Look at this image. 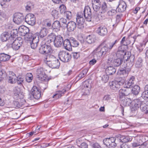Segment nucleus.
<instances>
[{
    "label": "nucleus",
    "instance_id": "nucleus-1",
    "mask_svg": "<svg viewBox=\"0 0 148 148\" xmlns=\"http://www.w3.org/2000/svg\"><path fill=\"white\" fill-rule=\"evenodd\" d=\"M118 42V40H116L106 44H105L104 42L101 43L93 51L94 57L97 59H100L102 56L104 57L110 53V51Z\"/></svg>",
    "mask_w": 148,
    "mask_h": 148
},
{
    "label": "nucleus",
    "instance_id": "nucleus-2",
    "mask_svg": "<svg viewBox=\"0 0 148 148\" xmlns=\"http://www.w3.org/2000/svg\"><path fill=\"white\" fill-rule=\"evenodd\" d=\"M58 57L63 62H68L71 58L70 54L65 51H62L59 52Z\"/></svg>",
    "mask_w": 148,
    "mask_h": 148
},
{
    "label": "nucleus",
    "instance_id": "nucleus-3",
    "mask_svg": "<svg viewBox=\"0 0 148 148\" xmlns=\"http://www.w3.org/2000/svg\"><path fill=\"white\" fill-rule=\"evenodd\" d=\"M116 139L114 137H111L108 138H106L103 140V143L104 145L108 147L114 148L116 146V144L115 142Z\"/></svg>",
    "mask_w": 148,
    "mask_h": 148
},
{
    "label": "nucleus",
    "instance_id": "nucleus-4",
    "mask_svg": "<svg viewBox=\"0 0 148 148\" xmlns=\"http://www.w3.org/2000/svg\"><path fill=\"white\" fill-rule=\"evenodd\" d=\"M83 16V14L82 15L80 13H78L76 18L77 27L80 29H82L84 27L85 20Z\"/></svg>",
    "mask_w": 148,
    "mask_h": 148
},
{
    "label": "nucleus",
    "instance_id": "nucleus-5",
    "mask_svg": "<svg viewBox=\"0 0 148 148\" xmlns=\"http://www.w3.org/2000/svg\"><path fill=\"white\" fill-rule=\"evenodd\" d=\"M52 49L49 45L44 44L41 45L39 49V52L41 53L47 55L50 54Z\"/></svg>",
    "mask_w": 148,
    "mask_h": 148
},
{
    "label": "nucleus",
    "instance_id": "nucleus-6",
    "mask_svg": "<svg viewBox=\"0 0 148 148\" xmlns=\"http://www.w3.org/2000/svg\"><path fill=\"white\" fill-rule=\"evenodd\" d=\"M25 22L29 25L32 26L34 25L36 23V18L34 14L29 13L25 17Z\"/></svg>",
    "mask_w": 148,
    "mask_h": 148
},
{
    "label": "nucleus",
    "instance_id": "nucleus-7",
    "mask_svg": "<svg viewBox=\"0 0 148 148\" xmlns=\"http://www.w3.org/2000/svg\"><path fill=\"white\" fill-rule=\"evenodd\" d=\"M83 13V15H84L86 20L88 21H91V10L89 6L86 7L85 8L82 14Z\"/></svg>",
    "mask_w": 148,
    "mask_h": 148
},
{
    "label": "nucleus",
    "instance_id": "nucleus-8",
    "mask_svg": "<svg viewBox=\"0 0 148 148\" xmlns=\"http://www.w3.org/2000/svg\"><path fill=\"white\" fill-rule=\"evenodd\" d=\"M36 74L37 78L41 81H45L47 79V76L43 72L42 68L38 69Z\"/></svg>",
    "mask_w": 148,
    "mask_h": 148
},
{
    "label": "nucleus",
    "instance_id": "nucleus-9",
    "mask_svg": "<svg viewBox=\"0 0 148 148\" xmlns=\"http://www.w3.org/2000/svg\"><path fill=\"white\" fill-rule=\"evenodd\" d=\"M24 17L23 14L20 13H16L14 15L13 18L14 22L16 24H19L22 23L23 21Z\"/></svg>",
    "mask_w": 148,
    "mask_h": 148
},
{
    "label": "nucleus",
    "instance_id": "nucleus-10",
    "mask_svg": "<svg viewBox=\"0 0 148 148\" xmlns=\"http://www.w3.org/2000/svg\"><path fill=\"white\" fill-rule=\"evenodd\" d=\"M31 94L35 99H38L41 96L40 90L36 86H34L31 90Z\"/></svg>",
    "mask_w": 148,
    "mask_h": 148
},
{
    "label": "nucleus",
    "instance_id": "nucleus-11",
    "mask_svg": "<svg viewBox=\"0 0 148 148\" xmlns=\"http://www.w3.org/2000/svg\"><path fill=\"white\" fill-rule=\"evenodd\" d=\"M97 33L100 36H104L106 35L108 33L107 28L103 25H100L96 30Z\"/></svg>",
    "mask_w": 148,
    "mask_h": 148
},
{
    "label": "nucleus",
    "instance_id": "nucleus-12",
    "mask_svg": "<svg viewBox=\"0 0 148 148\" xmlns=\"http://www.w3.org/2000/svg\"><path fill=\"white\" fill-rule=\"evenodd\" d=\"M14 96L15 98L18 99H23L24 95L21 92L20 89L18 87H15L14 89Z\"/></svg>",
    "mask_w": 148,
    "mask_h": 148
},
{
    "label": "nucleus",
    "instance_id": "nucleus-13",
    "mask_svg": "<svg viewBox=\"0 0 148 148\" xmlns=\"http://www.w3.org/2000/svg\"><path fill=\"white\" fill-rule=\"evenodd\" d=\"M135 78L134 76L131 77L128 81H127L123 83V86L125 88L130 89L133 86L134 84V81Z\"/></svg>",
    "mask_w": 148,
    "mask_h": 148
},
{
    "label": "nucleus",
    "instance_id": "nucleus-14",
    "mask_svg": "<svg viewBox=\"0 0 148 148\" xmlns=\"http://www.w3.org/2000/svg\"><path fill=\"white\" fill-rule=\"evenodd\" d=\"M55 38L54 43L55 46L57 47H61L64 41L62 37L60 35H58L56 36Z\"/></svg>",
    "mask_w": 148,
    "mask_h": 148
},
{
    "label": "nucleus",
    "instance_id": "nucleus-15",
    "mask_svg": "<svg viewBox=\"0 0 148 148\" xmlns=\"http://www.w3.org/2000/svg\"><path fill=\"white\" fill-rule=\"evenodd\" d=\"M23 42V40H22L16 39L12 44V49L15 50H18L22 45Z\"/></svg>",
    "mask_w": 148,
    "mask_h": 148
},
{
    "label": "nucleus",
    "instance_id": "nucleus-16",
    "mask_svg": "<svg viewBox=\"0 0 148 148\" xmlns=\"http://www.w3.org/2000/svg\"><path fill=\"white\" fill-rule=\"evenodd\" d=\"M48 33V30L47 28L42 27L40 29L38 36L40 39L43 40V38L47 37Z\"/></svg>",
    "mask_w": 148,
    "mask_h": 148
},
{
    "label": "nucleus",
    "instance_id": "nucleus-17",
    "mask_svg": "<svg viewBox=\"0 0 148 148\" xmlns=\"http://www.w3.org/2000/svg\"><path fill=\"white\" fill-rule=\"evenodd\" d=\"M58 59L54 56L50 54L46 55L44 59V62L47 64L52 62L54 60H56Z\"/></svg>",
    "mask_w": 148,
    "mask_h": 148
},
{
    "label": "nucleus",
    "instance_id": "nucleus-18",
    "mask_svg": "<svg viewBox=\"0 0 148 148\" xmlns=\"http://www.w3.org/2000/svg\"><path fill=\"white\" fill-rule=\"evenodd\" d=\"M77 27L76 23L73 21H70L66 25V27L68 31L71 32L73 31Z\"/></svg>",
    "mask_w": 148,
    "mask_h": 148
},
{
    "label": "nucleus",
    "instance_id": "nucleus-19",
    "mask_svg": "<svg viewBox=\"0 0 148 148\" xmlns=\"http://www.w3.org/2000/svg\"><path fill=\"white\" fill-rule=\"evenodd\" d=\"M108 60L111 62L112 65L115 66H120L122 62L121 58L120 57H117V58L114 59L113 60H112L111 58H109Z\"/></svg>",
    "mask_w": 148,
    "mask_h": 148
},
{
    "label": "nucleus",
    "instance_id": "nucleus-20",
    "mask_svg": "<svg viewBox=\"0 0 148 148\" xmlns=\"http://www.w3.org/2000/svg\"><path fill=\"white\" fill-rule=\"evenodd\" d=\"M18 33H20L21 35L24 36L29 32V29L25 26L23 25L20 27L18 29Z\"/></svg>",
    "mask_w": 148,
    "mask_h": 148
},
{
    "label": "nucleus",
    "instance_id": "nucleus-21",
    "mask_svg": "<svg viewBox=\"0 0 148 148\" xmlns=\"http://www.w3.org/2000/svg\"><path fill=\"white\" fill-rule=\"evenodd\" d=\"M9 76L8 82L11 84H14L16 82L17 77L15 74L12 71H9Z\"/></svg>",
    "mask_w": 148,
    "mask_h": 148
},
{
    "label": "nucleus",
    "instance_id": "nucleus-22",
    "mask_svg": "<svg viewBox=\"0 0 148 148\" xmlns=\"http://www.w3.org/2000/svg\"><path fill=\"white\" fill-rule=\"evenodd\" d=\"M131 92V89L128 88H124L119 90V93L120 97L127 96L129 95Z\"/></svg>",
    "mask_w": 148,
    "mask_h": 148
},
{
    "label": "nucleus",
    "instance_id": "nucleus-23",
    "mask_svg": "<svg viewBox=\"0 0 148 148\" xmlns=\"http://www.w3.org/2000/svg\"><path fill=\"white\" fill-rule=\"evenodd\" d=\"M126 4L125 2L123 1H120L117 9L119 12H123L126 9Z\"/></svg>",
    "mask_w": 148,
    "mask_h": 148
},
{
    "label": "nucleus",
    "instance_id": "nucleus-24",
    "mask_svg": "<svg viewBox=\"0 0 148 148\" xmlns=\"http://www.w3.org/2000/svg\"><path fill=\"white\" fill-rule=\"evenodd\" d=\"M66 50L68 51L72 50V46L70 41V38L69 39H66L63 41L62 44Z\"/></svg>",
    "mask_w": 148,
    "mask_h": 148
},
{
    "label": "nucleus",
    "instance_id": "nucleus-25",
    "mask_svg": "<svg viewBox=\"0 0 148 148\" xmlns=\"http://www.w3.org/2000/svg\"><path fill=\"white\" fill-rule=\"evenodd\" d=\"M143 101H141L139 99H136L132 101V105L134 110L137 109L139 107L140 108V105L142 104V102Z\"/></svg>",
    "mask_w": 148,
    "mask_h": 148
},
{
    "label": "nucleus",
    "instance_id": "nucleus-26",
    "mask_svg": "<svg viewBox=\"0 0 148 148\" xmlns=\"http://www.w3.org/2000/svg\"><path fill=\"white\" fill-rule=\"evenodd\" d=\"M49 67L52 69L58 68L60 65V63L58 59L54 60L51 62H50L47 64Z\"/></svg>",
    "mask_w": 148,
    "mask_h": 148
},
{
    "label": "nucleus",
    "instance_id": "nucleus-27",
    "mask_svg": "<svg viewBox=\"0 0 148 148\" xmlns=\"http://www.w3.org/2000/svg\"><path fill=\"white\" fill-rule=\"evenodd\" d=\"M1 40L3 41H6L8 39L11 38L10 37V34L8 32H4L2 33L0 37Z\"/></svg>",
    "mask_w": 148,
    "mask_h": 148
},
{
    "label": "nucleus",
    "instance_id": "nucleus-28",
    "mask_svg": "<svg viewBox=\"0 0 148 148\" xmlns=\"http://www.w3.org/2000/svg\"><path fill=\"white\" fill-rule=\"evenodd\" d=\"M110 88L112 90H118L120 87V85L117 81H113L109 83Z\"/></svg>",
    "mask_w": 148,
    "mask_h": 148
},
{
    "label": "nucleus",
    "instance_id": "nucleus-29",
    "mask_svg": "<svg viewBox=\"0 0 148 148\" xmlns=\"http://www.w3.org/2000/svg\"><path fill=\"white\" fill-rule=\"evenodd\" d=\"M61 27L60 22L58 21H56L52 23L51 26L52 28L55 30L58 31Z\"/></svg>",
    "mask_w": 148,
    "mask_h": 148
},
{
    "label": "nucleus",
    "instance_id": "nucleus-30",
    "mask_svg": "<svg viewBox=\"0 0 148 148\" xmlns=\"http://www.w3.org/2000/svg\"><path fill=\"white\" fill-rule=\"evenodd\" d=\"M96 40V37L93 34L88 35L86 37V41L89 44L93 43Z\"/></svg>",
    "mask_w": 148,
    "mask_h": 148
},
{
    "label": "nucleus",
    "instance_id": "nucleus-31",
    "mask_svg": "<svg viewBox=\"0 0 148 148\" xmlns=\"http://www.w3.org/2000/svg\"><path fill=\"white\" fill-rule=\"evenodd\" d=\"M11 58L9 55L3 53H0V61L5 62L8 61Z\"/></svg>",
    "mask_w": 148,
    "mask_h": 148
},
{
    "label": "nucleus",
    "instance_id": "nucleus-32",
    "mask_svg": "<svg viewBox=\"0 0 148 148\" xmlns=\"http://www.w3.org/2000/svg\"><path fill=\"white\" fill-rule=\"evenodd\" d=\"M115 69L113 66H110L107 68L106 69V72L108 75H112L116 72Z\"/></svg>",
    "mask_w": 148,
    "mask_h": 148
},
{
    "label": "nucleus",
    "instance_id": "nucleus-33",
    "mask_svg": "<svg viewBox=\"0 0 148 148\" xmlns=\"http://www.w3.org/2000/svg\"><path fill=\"white\" fill-rule=\"evenodd\" d=\"M99 12L98 13L97 12H93L91 16V20L93 21L98 22H99L101 19L100 17H99Z\"/></svg>",
    "mask_w": 148,
    "mask_h": 148
},
{
    "label": "nucleus",
    "instance_id": "nucleus-34",
    "mask_svg": "<svg viewBox=\"0 0 148 148\" xmlns=\"http://www.w3.org/2000/svg\"><path fill=\"white\" fill-rule=\"evenodd\" d=\"M141 110L145 113L148 111V102L143 101L140 105Z\"/></svg>",
    "mask_w": 148,
    "mask_h": 148
},
{
    "label": "nucleus",
    "instance_id": "nucleus-35",
    "mask_svg": "<svg viewBox=\"0 0 148 148\" xmlns=\"http://www.w3.org/2000/svg\"><path fill=\"white\" fill-rule=\"evenodd\" d=\"M108 10L107 4L105 2H103L100 7L99 13L103 14L106 12Z\"/></svg>",
    "mask_w": 148,
    "mask_h": 148
},
{
    "label": "nucleus",
    "instance_id": "nucleus-36",
    "mask_svg": "<svg viewBox=\"0 0 148 148\" xmlns=\"http://www.w3.org/2000/svg\"><path fill=\"white\" fill-rule=\"evenodd\" d=\"M132 93L135 95H138L140 91V88L138 85H135L131 89Z\"/></svg>",
    "mask_w": 148,
    "mask_h": 148
},
{
    "label": "nucleus",
    "instance_id": "nucleus-37",
    "mask_svg": "<svg viewBox=\"0 0 148 148\" xmlns=\"http://www.w3.org/2000/svg\"><path fill=\"white\" fill-rule=\"evenodd\" d=\"M132 102L131 99L129 98H125L121 101L122 104L125 106H130Z\"/></svg>",
    "mask_w": 148,
    "mask_h": 148
},
{
    "label": "nucleus",
    "instance_id": "nucleus-38",
    "mask_svg": "<svg viewBox=\"0 0 148 148\" xmlns=\"http://www.w3.org/2000/svg\"><path fill=\"white\" fill-rule=\"evenodd\" d=\"M84 87L83 89L85 90L87 88V89H86V92H85L87 94L88 93H89V90L90 88L91 87V86L90 84L88 81H86L84 82L83 83Z\"/></svg>",
    "mask_w": 148,
    "mask_h": 148
},
{
    "label": "nucleus",
    "instance_id": "nucleus-39",
    "mask_svg": "<svg viewBox=\"0 0 148 148\" xmlns=\"http://www.w3.org/2000/svg\"><path fill=\"white\" fill-rule=\"evenodd\" d=\"M66 90H65L63 89L62 91H58L57 92L56 94L54 95L53 97V98L58 99L60 97L63 95Z\"/></svg>",
    "mask_w": 148,
    "mask_h": 148
},
{
    "label": "nucleus",
    "instance_id": "nucleus-40",
    "mask_svg": "<svg viewBox=\"0 0 148 148\" xmlns=\"http://www.w3.org/2000/svg\"><path fill=\"white\" fill-rule=\"evenodd\" d=\"M88 70L87 69H84L79 75L77 78L78 79V80L84 77L86 74Z\"/></svg>",
    "mask_w": 148,
    "mask_h": 148
},
{
    "label": "nucleus",
    "instance_id": "nucleus-41",
    "mask_svg": "<svg viewBox=\"0 0 148 148\" xmlns=\"http://www.w3.org/2000/svg\"><path fill=\"white\" fill-rule=\"evenodd\" d=\"M70 38L72 47H76L79 45V42L75 38Z\"/></svg>",
    "mask_w": 148,
    "mask_h": 148
},
{
    "label": "nucleus",
    "instance_id": "nucleus-42",
    "mask_svg": "<svg viewBox=\"0 0 148 148\" xmlns=\"http://www.w3.org/2000/svg\"><path fill=\"white\" fill-rule=\"evenodd\" d=\"M43 25L45 26L49 27H51V21L50 19H46L43 21Z\"/></svg>",
    "mask_w": 148,
    "mask_h": 148
},
{
    "label": "nucleus",
    "instance_id": "nucleus-43",
    "mask_svg": "<svg viewBox=\"0 0 148 148\" xmlns=\"http://www.w3.org/2000/svg\"><path fill=\"white\" fill-rule=\"evenodd\" d=\"M18 33V30L17 31V29H12L11 31V33H10L11 39H13V38L16 37V36H17V34Z\"/></svg>",
    "mask_w": 148,
    "mask_h": 148
},
{
    "label": "nucleus",
    "instance_id": "nucleus-44",
    "mask_svg": "<svg viewBox=\"0 0 148 148\" xmlns=\"http://www.w3.org/2000/svg\"><path fill=\"white\" fill-rule=\"evenodd\" d=\"M143 60L140 58H139L136 62L135 66L136 67L140 68L143 66Z\"/></svg>",
    "mask_w": 148,
    "mask_h": 148
},
{
    "label": "nucleus",
    "instance_id": "nucleus-45",
    "mask_svg": "<svg viewBox=\"0 0 148 148\" xmlns=\"http://www.w3.org/2000/svg\"><path fill=\"white\" fill-rule=\"evenodd\" d=\"M6 76V73L4 69H0V79L2 80Z\"/></svg>",
    "mask_w": 148,
    "mask_h": 148
},
{
    "label": "nucleus",
    "instance_id": "nucleus-46",
    "mask_svg": "<svg viewBox=\"0 0 148 148\" xmlns=\"http://www.w3.org/2000/svg\"><path fill=\"white\" fill-rule=\"evenodd\" d=\"M33 78V75L32 73H27L26 77V80L27 82H31L32 81Z\"/></svg>",
    "mask_w": 148,
    "mask_h": 148
},
{
    "label": "nucleus",
    "instance_id": "nucleus-47",
    "mask_svg": "<svg viewBox=\"0 0 148 148\" xmlns=\"http://www.w3.org/2000/svg\"><path fill=\"white\" fill-rule=\"evenodd\" d=\"M121 43L122 45L124 46H127V45H129V42H128L127 38H126L125 37H123L122 38Z\"/></svg>",
    "mask_w": 148,
    "mask_h": 148
},
{
    "label": "nucleus",
    "instance_id": "nucleus-48",
    "mask_svg": "<svg viewBox=\"0 0 148 148\" xmlns=\"http://www.w3.org/2000/svg\"><path fill=\"white\" fill-rule=\"evenodd\" d=\"M127 38L128 42H129V44H132V45H133L136 40V36H135L134 37H132L130 36L128 37Z\"/></svg>",
    "mask_w": 148,
    "mask_h": 148
},
{
    "label": "nucleus",
    "instance_id": "nucleus-49",
    "mask_svg": "<svg viewBox=\"0 0 148 148\" xmlns=\"http://www.w3.org/2000/svg\"><path fill=\"white\" fill-rule=\"evenodd\" d=\"M91 55L92 56H93V58L89 61V63L90 65H93L97 62V60H98L99 59H97L94 57V54L93 53V52L91 54Z\"/></svg>",
    "mask_w": 148,
    "mask_h": 148
},
{
    "label": "nucleus",
    "instance_id": "nucleus-50",
    "mask_svg": "<svg viewBox=\"0 0 148 148\" xmlns=\"http://www.w3.org/2000/svg\"><path fill=\"white\" fill-rule=\"evenodd\" d=\"M128 49L127 46H124L121 45L119 47L117 51H121L122 52H126V51Z\"/></svg>",
    "mask_w": 148,
    "mask_h": 148
},
{
    "label": "nucleus",
    "instance_id": "nucleus-51",
    "mask_svg": "<svg viewBox=\"0 0 148 148\" xmlns=\"http://www.w3.org/2000/svg\"><path fill=\"white\" fill-rule=\"evenodd\" d=\"M59 10L61 14H65L66 11V8L65 6L63 4L61 5L59 7Z\"/></svg>",
    "mask_w": 148,
    "mask_h": 148
},
{
    "label": "nucleus",
    "instance_id": "nucleus-52",
    "mask_svg": "<svg viewBox=\"0 0 148 148\" xmlns=\"http://www.w3.org/2000/svg\"><path fill=\"white\" fill-rule=\"evenodd\" d=\"M24 79L20 76H18L17 77L16 81L18 84L21 85L23 82Z\"/></svg>",
    "mask_w": 148,
    "mask_h": 148
},
{
    "label": "nucleus",
    "instance_id": "nucleus-53",
    "mask_svg": "<svg viewBox=\"0 0 148 148\" xmlns=\"http://www.w3.org/2000/svg\"><path fill=\"white\" fill-rule=\"evenodd\" d=\"M116 13V10H115L112 9L108 12L107 14L108 16H112L115 15Z\"/></svg>",
    "mask_w": 148,
    "mask_h": 148
},
{
    "label": "nucleus",
    "instance_id": "nucleus-54",
    "mask_svg": "<svg viewBox=\"0 0 148 148\" xmlns=\"http://www.w3.org/2000/svg\"><path fill=\"white\" fill-rule=\"evenodd\" d=\"M56 36L53 33H51L47 37L51 42H54L55 40V38H56Z\"/></svg>",
    "mask_w": 148,
    "mask_h": 148
},
{
    "label": "nucleus",
    "instance_id": "nucleus-55",
    "mask_svg": "<svg viewBox=\"0 0 148 148\" xmlns=\"http://www.w3.org/2000/svg\"><path fill=\"white\" fill-rule=\"evenodd\" d=\"M64 15L66 16V18L69 20L71 19L72 17V14L71 12L66 11L65 12Z\"/></svg>",
    "mask_w": 148,
    "mask_h": 148
},
{
    "label": "nucleus",
    "instance_id": "nucleus-56",
    "mask_svg": "<svg viewBox=\"0 0 148 148\" xmlns=\"http://www.w3.org/2000/svg\"><path fill=\"white\" fill-rule=\"evenodd\" d=\"M12 106L13 108H19L21 106L19 103L17 101H13L12 105Z\"/></svg>",
    "mask_w": 148,
    "mask_h": 148
},
{
    "label": "nucleus",
    "instance_id": "nucleus-57",
    "mask_svg": "<svg viewBox=\"0 0 148 148\" xmlns=\"http://www.w3.org/2000/svg\"><path fill=\"white\" fill-rule=\"evenodd\" d=\"M44 41V43H45L44 44H46L47 45H50V43L52 42L50 40L49 38L47 37L44 38L42 40Z\"/></svg>",
    "mask_w": 148,
    "mask_h": 148
},
{
    "label": "nucleus",
    "instance_id": "nucleus-58",
    "mask_svg": "<svg viewBox=\"0 0 148 148\" xmlns=\"http://www.w3.org/2000/svg\"><path fill=\"white\" fill-rule=\"evenodd\" d=\"M119 73L120 75H123L124 77H126L128 75L126 72V70L125 69L120 70Z\"/></svg>",
    "mask_w": 148,
    "mask_h": 148
},
{
    "label": "nucleus",
    "instance_id": "nucleus-59",
    "mask_svg": "<svg viewBox=\"0 0 148 148\" xmlns=\"http://www.w3.org/2000/svg\"><path fill=\"white\" fill-rule=\"evenodd\" d=\"M125 52L121 51H117L116 53V55L117 57L122 58Z\"/></svg>",
    "mask_w": 148,
    "mask_h": 148
},
{
    "label": "nucleus",
    "instance_id": "nucleus-60",
    "mask_svg": "<svg viewBox=\"0 0 148 148\" xmlns=\"http://www.w3.org/2000/svg\"><path fill=\"white\" fill-rule=\"evenodd\" d=\"M130 53H129L128 52H126L124 54L123 56V59L124 60H125L127 61L128 60V59L129 58V57L130 56Z\"/></svg>",
    "mask_w": 148,
    "mask_h": 148
},
{
    "label": "nucleus",
    "instance_id": "nucleus-61",
    "mask_svg": "<svg viewBox=\"0 0 148 148\" xmlns=\"http://www.w3.org/2000/svg\"><path fill=\"white\" fill-rule=\"evenodd\" d=\"M101 6L100 5H94L92 7L94 11H95V12H97L98 11H99L100 9Z\"/></svg>",
    "mask_w": 148,
    "mask_h": 148
},
{
    "label": "nucleus",
    "instance_id": "nucleus-62",
    "mask_svg": "<svg viewBox=\"0 0 148 148\" xmlns=\"http://www.w3.org/2000/svg\"><path fill=\"white\" fill-rule=\"evenodd\" d=\"M101 79L104 83H106L108 80V77L107 75H103L101 77Z\"/></svg>",
    "mask_w": 148,
    "mask_h": 148
},
{
    "label": "nucleus",
    "instance_id": "nucleus-63",
    "mask_svg": "<svg viewBox=\"0 0 148 148\" xmlns=\"http://www.w3.org/2000/svg\"><path fill=\"white\" fill-rule=\"evenodd\" d=\"M91 146L93 148H102L100 144L97 143H92Z\"/></svg>",
    "mask_w": 148,
    "mask_h": 148
},
{
    "label": "nucleus",
    "instance_id": "nucleus-64",
    "mask_svg": "<svg viewBox=\"0 0 148 148\" xmlns=\"http://www.w3.org/2000/svg\"><path fill=\"white\" fill-rule=\"evenodd\" d=\"M141 97L144 99L148 98V92L145 90L142 94Z\"/></svg>",
    "mask_w": 148,
    "mask_h": 148
}]
</instances>
